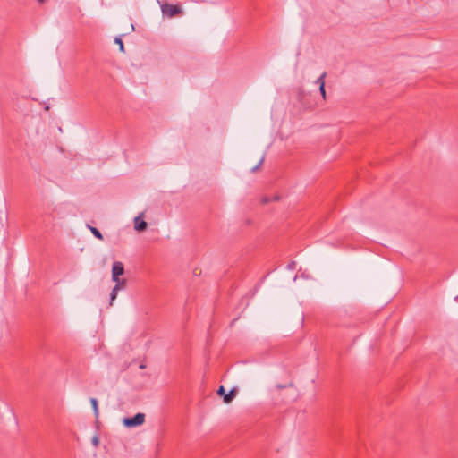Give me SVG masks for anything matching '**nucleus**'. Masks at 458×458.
Returning a JSON list of instances; mask_svg holds the SVG:
<instances>
[{
    "label": "nucleus",
    "mask_w": 458,
    "mask_h": 458,
    "mask_svg": "<svg viewBox=\"0 0 458 458\" xmlns=\"http://www.w3.org/2000/svg\"><path fill=\"white\" fill-rule=\"evenodd\" d=\"M145 422V414L139 412L133 417H126L123 423L126 428H134L142 425Z\"/></svg>",
    "instance_id": "f257e3e1"
},
{
    "label": "nucleus",
    "mask_w": 458,
    "mask_h": 458,
    "mask_svg": "<svg viewBox=\"0 0 458 458\" xmlns=\"http://www.w3.org/2000/svg\"><path fill=\"white\" fill-rule=\"evenodd\" d=\"M164 15L173 18L182 13V9L179 4H165L161 7Z\"/></svg>",
    "instance_id": "f03ea898"
},
{
    "label": "nucleus",
    "mask_w": 458,
    "mask_h": 458,
    "mask_svg": "<svg viewBox=\"0 0 458 458\" xmlns=\"http://www.w3.org/2000/svg\"><path fill=\"white\" fill-rule=\"evenodd\" d=\"M124 274V266L121 261H114L112 266V280L116 281L117 277Z\"/></svg>",
    "instance_id": "7ed1b4c3"
},
{
    "label": "nucleus",
    "mask_w": 458,
    "mask_h": 458,
    "mask_svg": "<svg viewBox=\"0 0 458 458\" xmlns=\"http://www.w3.org/2000/svg\"><path fill=\"white\" fill-rule=\"evenodd\" d=\"M148 224L141 218V216H138L134 218V229L138 232H143L147 229Z\"/></svg>",
    "instance_id": "20e7f679"
},
{
    "label": "nucleus",
    "mask_w": 458,
    "mask_h": 458,
    "mask_svg": "<svg viewBox=\"0 0 458 458\" xmlns=\"http://www.w3.org/2000/svg\"><path fill=\"white\" fill-rule=\"evenodd\" d=\"M237 394V388L233 387L232 388L227 394L225 393V396H224V403H230L233 398L236 396Z\"/></svg>",
    "instance_id": "39448f33"
},
{
    "label": "nucleus",
    "mask_w": 458,
    "mask_h": 458,
    "mask_svg": "<svg viewBox=\"0 0 458 458\" xmlns=\"http://www.w3.org/2000/svg\"><path fill=\"white\" fill-rule=\"evenodd\" d=\"M88 228L90 230V232L92 233V234L98 240H103L104 237H103V234L100 233V231L94 227V226H91L89 225H88Z\"/></svg>",
    "instance_id": "423d86ee"
},
{
    "label": "nucleus",
    "mask_w": 458,
    "mask_h": 458,
    "mask_svg": "<svg viewBox=\"0 0 458 458\" xmlns=\"http://www.w3.org/2000/svg\"><path fill=\"white\" fill-rule=\"evenodd\" d=\"M90 403H91V406L93 408L95 417L98 418L99 411H98V400L96 398H91L90 399Z\"/></svg>",
    "instance_id": "0eeeda50"
},
{
    "label": "nucleus",
    "mask_w": 458,
    "mask_h": 458,
    "mask_svg": "<svg viewBox=\"0 0 458 458\" xmlns=\"http://www.w3.org/2000/svg\"><path fill=\"white\" fill-rule=\"evenodd\" d=\"M118 286H114L110 293V305L113 304V301L116 299V296H117V291H118Z\"/></svg>",
    "instance_id": "6e6552de"
},
{
    "label": "nucleus",
    "mask_w": 458,
    "mask_h": 458,
    "mask_svg": "<svg viewBox=\"0 0 458 458\" xmlns=\"http://www.w3.org/2000/svg\"><path fill=\"white\" fill-rule=\"evenodd\" d=\"M114 43L119 46V50L123 53L124 52V45H123L122 38L120 37H116L114 38Z\"/></svg>",
    "instance_id": "1a4fd4ad"
},
{
    "label": "nucleus",
    "mask_w": 458,
    "mask_h": 458,
    "mask_svg": "<svg viewBox=\"0 0 458 458\" xmlns=\"http://www.w3.org/2000/svg\"><path fill=\"white\" fill-rule=\"evenodd\" d=\"M327 76V72H324L317 80H316V83L319 85V87H321V85H325V78Z\"/></svg>",
    "instance_id": "9d476101"
},
{
    "label": "nucleus",
    "mask_w": 458,
    "mask_h": 458,
    "mask_svg": "<svg viewBox=\"0 0 458 458\" xmlns=\"http://www.w3.org/2000/svg\"><path fill=\"white\" fill-rule=\"evenodd\" d=\"M115 282V286H118V289L120 288H123L126 284V280L125 279H121L120 277H117L116 281Z\"/></svg>",
    "instance_id": "9b49d317"
},
{
    "label": "nucleus",
    "mask_w": 458,
    "mask_h": 458,
    "mask_svg": "<svg viewBox=\"0 0 458 458\" xmlns=\"http://www.w3.org/2000/svg\"><path fill=\"white\" fill-rule=\"evenodd\" d=\"M216 393H217V394H218L219 396H223V397H224V396H225V387H224L223 386H219V388L217 389V392H216Z\"/></svg>",
    "instance_id": "f8f14e48"
},
{
    "label": "nucleus",
    "mask_w": 458,
    "mask_h": 458,
    "mask_svg": "<svg viewBox=\"0 0 458 458\" xmlns=\"http://www.w3.org/2000/svg\"><path fill=\"white\" fill-rule=\"evenodd\" d=\"M263 161H264V158L262 157L260 159V161L259 162V164L256 166L251 168V172L254 173V172L258 171L259 169V167L261 166V165L263 164Z\"/></svg>",
    "instance_id": "ddd939ff"
},
{
    "label": "nucleus",
    "mask_w": 458,
    "mask_h": 458,
    "mask_svg": "<svg viewBox=\"0 0 458 458\" xmlns=\"http://www.w3.org/2000/svg\"><path fill=\"white\" fill-rule=\"evenodd\" d=\"M319 91H320V94L322 96V98L324 99H326V89H325V85H321V87H319Z\"/></svg>",
    "instance_id": "4468645a"
},
{
    "label": "nucleus",
    "mask_w": 458,
    "mask_h": 458,
    "mask_svg": "<svg viewBox=\"0 0 458 458\" xmlns=\"http://www.w3.org/2000/svg\"><path fill=\"white\" fill-rule=\"evenodd\" d=\"M295 267H296V262L295 261H292L288 264L287 267L288 269H291V270H293L295 269Z\"/></svg>",
    "instance_id": "2eb2a0df"
},
{
    "label": "nucleus",
    "mask_w": 458,
    "mask_h": 458,
    "mask_svg": "<svg viewBox=\"0 0 458 458\" xmlns=\"http://www.w3.org/2000/svg\"><path fill=\"white\" fill-rule=\"evenodd\" d=\"M270 201H271V199H269L268 197H263V198L261 199V203H262V204H267V203H269Z\"/></svg>",
    "instance_id": "dca6fc26"
},
{
    "label": "nucleus",
    "mask_w": 458,
    "mask_h": 458,
    "mask_svg": "<svg viewBox=\"0 0 458 458\" xmlns=\"http://www.w3.org/2000/svg\"><path fill=\"white\" fill-rule=\"evenodd\" d=\"M98 437H94L93 439H92V443L94 444V445H98Z\"/></svg>",
    "instance_id": "f3484780"
},
{
    "label": "nucleus",
    "mask_w": 458,
    "mask_h": 458,
    "mask_svg": "<svg viewBox=\"0 0 458 458\" xmlns=\"http://www.w3.org/2000/svg\"><path fill=\"white\" fill-rule=\"evenodd\" d=\"M280 197L278 195L274 196L273 200H278Z\"/></svg>",
    "instance_id": "a211bd4d"
},
{
    "label": "nucleus",
    "mask_w": 458,
    "mask_h": 458,
    "mask_svg": "<svg viewBox=\"0 0 458 458\" xmlns=\"http://www.w3.org/2000/svg\"><path fill=\"white\" fill-rule=\"evenodd\" d=\"M284 387V386H283V385H277V388H279V389H282Z\"/></svg>",
    "instance_id": "6ab92c4d"
},
{
    "label": "nucleus",
    "mask_w": 458,
    "mask_h": 458,
    "mask_svg": "<svg viewBox=\"0 0 458 458\" xmlns=\"http://www.w3.org/2000/svg\"><path fill=\"white\" fill-rule=\"evenodd\" d=\"M40 4H43L45 0H38Z\"/></svg>",
    "instance_id": "aec40b11"
},
{
    "label": "nucleus",
    "mask_w": 458,
    "mask_h": 458,
    "mask_svg": "<svg viewBox=\"0 0 458 458\" xmlns=\"http://www.w3.org/2000/svg\"><path fill=\"white\" fill-rule=\"evenodd\" d=\"M140 369H144V368H145V366H144V365H140Z\"/></svg>",
    "instance_id": "412c9836"
}]
</instances>
